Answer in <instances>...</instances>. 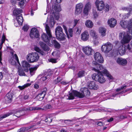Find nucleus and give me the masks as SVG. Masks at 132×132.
<instances>
[{"mask_svg":"<svg viewBox=\"0 0 132 132\" xmlns=\"http://www.w3.org/2000/svg\"><path fill=\"white\" fill-rule=\"evenodd\" d=\"M131 90V89L130 88L128 89H127L125 90H123L121 91V92H119V93H116L114 95H113V97H114L116 96V95H118L119 94H122L123 93H124L126 92L129 91L130 90Z\"/></svg>","mask_w":132,"mask_h":132,"instance_id":"41","label":"nucleus"},{"mask_svg":"<svg viewBox=\"0 0 132 132\" xmlns=\"http://www.w3.org/2000/svg\"><path fill=\"white\" fill-rule=\"evenodd\" d=\"M37 69V68L36 67H32L29 68L30 73L31 76H32L34 74Z\"/></svg>","mask_w":132,"mask_h":132,"instance_id":"33","label":"nucleus"},{"mask_svg":"<svg viewBox=\"0 0 132 132\" xmlns=\"http://www.w3.org/2000/svg\"><path fill=\"white\" fill-rule=\"evenodd\" d=\"M60 57V56L59 55H58L57 56L56 59H51L50 60V62L53 63H55L57 62V60L59 59V58Z\"/></svg>","mask_w":132,"mask_h":132,"instance_id":"40","label":"nucleus"},{"mask_svg":"<svg viewBox=\"0 0 132 132\" xmlns=\"http://www.w3.org/2000/svg\"><path fill=\"white\" fill-rule=\"evenodd\" d=\"M85 24L86 26L88 28H92L93 25L92 22L89 20H87L85 22Z\"/></svg>","mask_w":132,"mask_h":132,"instance_id":"29","label":"nucleus"},{"mask_svg":"<svg viewBox=\"0 0 132 132\" xmlns=\"http://www.w3.org/2000/svg\"><path fill=\"white\" fill-rule=\"evenodd\" d=\"M120 24L121 27L124 28H127L129 30L128 25V21H121L120 22Z\"/></svg>","mask_w":132,"mask_h":132,"instance_id":"25","label":"nucleus"},{"mask_svg":"<svg viewBox=\"0 0 132 132\" xmlns=\"http://www.w3.org/2000/svg\"><path fill=\"white\" fill-rule=\"evenodd\" d=\"M11 64L13 65H16V63L15 61L11 59H10L9 60Z\"/></svg>","mask_w":132,"mask_h":132,"instance_id":"54","label":"nucleus"},{"mask_svg":"<svg viewBox=\"0 0 132 132\" xmlns=\"http://www.w3.org/2000/svg\"><path fill=\"white\" fill-rule=\"evenodd\" d=\"M90 34L91 36L94 39H96L98 38L96 33L94 31L91 30L90 32Z\"/></svg>","mask_w":132,"mask_h":132,"instance_id":"36","label":"nucleus"},{"mask_svg":"<svg viewBox=\"0 0 132 132\" xmlns=\"http://www.w3.org/2000/svg\"><path fill=\"white\" fill-rule=\"evenodd\" d=\"M128 23L129 28V31L131 36L128 33L122 32L119 33V36L120 38L122 40V41H130L132 37V18L128 20Z\"/></svg>","mask_w":132,"mask_h":132,"instance_id":"3","label":"nucleus"},{"mask_svg":"<svg viewBox=\"0 0 132 132\" xmlns=\"http://www.w3.org/2000/svg\"><path fill=\"white\" fill-rule=\"evenodd\" d=\"M62 27H63V28H64V30L65 31V32L67 34V37L68 38H69V36L68 34L67 29V28L66 26L65 25H63Z\"/></svg>","mask_w":132,"mask_h":132,"instance_id":"49","label":"nucleus"},{"mask_svg":"<svg viewBox=\"0 0 132 132\" xmlns=\"http://www.w3.org/2000/svg\"><path fill=\"white\" fill-rule=\"evenodd\" d=\"M89 10L85 7L84 10V13L86 15L88 14V13Z\"/></svg>","mask_w":132,"mask_h":132,"instance_id":"55","label":"nucleus"},{"mask_svg":"<svg viewBox=\"0 0 132 132\" xmlns=\"http://www.w3.org/2000/svg\"><path fill=\"white\" fill-rule=\"evenodd\" d=\"M129 42H116L115 43L117 47H118V51L120 55L124 54L127 50L131 52L132 47V43L131 45Z\"/></svg>","mask_w":132,"mask_h":132,"instance_id":"2","label":"nucleus"},{"mask_svg":"<svg viewBox=\"0 0 132 132\" xmlns=\"http://www.w3.org/2000/svg\"><path fill=\"white\" fill-rule=\"evenodd\" d=\"M83 52L87 55H91L94 53V51L91 47H86L82 49Z\"/></svg>","mask_w":132,"mask_h":132,"instance_id":"15","label":"nucleus"},{"mask_svg":"<svg viewBox=\"0 0 132 132\" xmlns=\"http://www.w3.org/2000/svg\"><path fill=\"white\" fill-rule=\"evenodd\" d=\"M130 8L126 7H123L122 8V10L125 11H129Z\"/></svg>","mask_w":132,"mask_h":132,"instance_id":"59","label":"nucleus"},{"mask_svg":"<svg viewBox=\"0 0 132 132\" xmlns=\"http://www.w3.org/2000/svg\"><path fill=\"white\" fill-rule=\"evenodd\" d=\"M39 56L37 53H32L28 54L27 56V60L30 63L37 61L39 59Z\"/></svg>","mask_w":132,"mask_h":132,"instance_id":"9","label":"nucleus"},{"mask_svg":"<svg viewBox=\"0 0 132 132\" xmlns=\"http://www.w3.org/2000/svg\"><path fill=\"white\" fill-rule=\"evenodd\" d=\"M13 113V112H10L6 113L5 114L3 115L2 116H0V120L11 115Z\"/></svg>","mask_w":132,"mask_h":132,"instance_id":"37","label":"nucleus"},{"mask_svg":"<svg viewBox=\"0 0 132 132\" xmlns=\"http://www.w3.org/2000/svg\"><path fill=\"white\" fill-rule=\"evenodd\" d=\"M94 60L96 61L101 63H103L104 60L101 54L99 52H96L94 55Z\"/></svg>","mask_w":132,"mask_h":132,"instance_id":"14","label":"nucleus"},{"mask_svg":"<svg viewBox=\"0 0 132 132\" xmlns=\"http://www.w3.org/2000/svg\"><path fill=\"white\" fill-rule=\"evenodd\" d=\"M44 120L38 122L32 125L26 127H22L17 130V132H24L26 131H31L35 129L40 128V124L42 123Z\"/></svg>","mask_w":132,"mask_h":132,"instance_id":"5","label":"nucleus"},{"mask_svg":"<svg viewBox=\"0 0 132 132\" xmlns=\"http://www.w3.org/2000/svg\"><path fill=\"white\" fill-rule=\"evenodd\" d=\"M18 72L19 75L20 76H26V75L24 72V70L21 68L19 67Z\"/></svg>","mask_w":132,"mask_h":132,"instance_id":"35","label":"nucleus"},{"mask_svg":"<svg viewBox=\"0 0 132 132\" xmlns=\"http://www.w3.org/2000/svg\"><path fill=\"white\" fill-rule=\"evenodd\" d=\"M69 35L70 37H72L73 36V31L72 29L71 28H69L68 30Z\"/></svg>","mask_w":132,"mask_h":132,"instance_id":"53","label":"nucleus"},{"mask_svg":"<svg viewBox=\"0 0 132 132\" xmlns=\"http://www.w3.org/2000/svg\"><path fill=\"white\" fill-rule=\"evenodd\" d=\"M127 117L126 116H124L122 115H120L119 117V118L120 119H122L125 118H127Z\"/></svg>","mask_w":132,"mask_h":132,"instance_id":"61","label":"nucleus"},{"mask_svg":"<svg viewBox=\"0 0 132 132\" xmlns=\"http://www.w3.org/2000/svg\"><path fill=\"white\" fill-rule=\"evenodd\" d=\"M55 17L56 20H58L59 18V15L58 14L57 15H55Z\"/></svg>","mask_w":132,"mask_h":132,"instance_id":"64","label":"nucleus"},{"mask_svg":"<svg viewBox=\"0 0 132 132\" xmlns=\"http://www.w3.org/2000/svg\"><path fill=\"white\" fill-rule=\"evenodd\" d=\"M12 94L10 92H9L6 95L5 97V99L6 101L10 103L12 101Z\"/></svg>","mask_w":132,"mask_h":132,"instance_id":"27","label":"nucleus"},{"mask_svg":"<svg viewBox=\"0 0 132 132\" xmlns=\"http://www.w3.org/2000/svg\"><path fill=\"white\" fill-rule=\"evenodd\" d=\"M22 12V10L18 8L15 9L13 11V14L14 15H17L20 14Z\"/></svg>","mask_w":132,"mask_h":132,"instance_id":"32","label":"nucleus"},{"mask_svg":"<svg viewBox=\"0 0 132 132\" xmlns=\"http://www.w3.org/2000/svg\"><path fill=\"white\" fill-rule=\"evenodd\" d=\"M96 123L98 126H102L104 124V123L101 121H97L96 122Z\"/></svg>","mask_w":132,"mask_h":132,"instance_id":"56","label":"nucleus"},{"mask_svg":"<svg viewBox=\"0 0 132 132\" xmlns=\"http://www.w3.org/2000/svg\"><path fill=\"white\" fill-rule=\"evenodd\" d=\"M85 71L81 70L79 71L77 74V78H81L85 75Z\"/></svg>","mask_w":132,"mask_h":132,"instance_id":"30","label":"nucleus"},{"mask_svg":"<svg viewBox=\"0 0 132 132\" xmlns=\"http://www.w3.org/2000/svg\"><path fill=\"white\" fill-rule=\"evenodd\" d=\"M88 86L89 88L91 89L96 90L98 88L97 85L96 84V82L93 81H90L89 83Z\"/></svg>","mask_w":132,"mask_h":132,"instance_id":"20","label":"nucleus"},{"mask_svg":"<svg viewBox=\"0 0 132 132\" xmlns=\"http://www.w3.org/2000/svg\"><path fill=\"white\" fill-rule=\"evenodd\" d=\"M22 66L24 69V71L27 72L29 71L28 68L30 67V65L26 61H22Z\"/></svg>","mask_w":132,"mask_h":132,"instance_id":"21","label":"nucleus"},{"mask_svg":"<svg viewBox=\"0 0 132 132\" xmlns=\"http://www.w3.org/2000/svg\"><path fill=\"white\" fill-rule=\"evenodd\" d=\"M53 73L51 71H48L46 74L41 78V80L43 81L46 80L47 78H49Z\"/></svg>","mask_w":132,"mask_h":132,"instance_id":"22","label":"nucleus"},{"mask_svg":"<svg viewBox=\"0 0 132 132\" xmlns=\"http://www.w3.org/2000/svg\"><path fill=\"white\" fill-rule=\"evenodd\" d=\"M80 90L82 92L81 93H80L76 90L72 91L68 95V99L69 100L73 99L75 96L82 98L85 96H88L90 95V92L87 88H81Z\"/></svg>","mask_w":132,"mask_h":132,"instance_id":"1","label":"nucleus"},{"mask_svg":"<svg viewBox=\"0 0 132 132\" xmlns=\"http://www.w3.org/2000/svg\"><path fill=\"white\" fill-rule=\"evenodd\" d=\"M31 84V83H27L22 86H18V87L20 90H22L24 89L26 87L30 86Z\"/></svg>","mask_w":132,"mask_h":132,"instance_id":"38","label":"nucleus"},{"mask_svg":"<svg viewBox=\"0 0 132 132\" xmlns=\"http://www.w3.org/2000/svg\"><path fill=\"white\" fill-rule=\"evenodd\" d=\"M47 90L46 88H44L43 89L41 90V92L39 93L38 95V96H39L43 99L45 97L47 92Z\"/></svg>","mask_w":132,"mask_h":132,"instance_id":"24","label":"nucleus"},{"mask_svg":"<svg viewBox=\"0 0 132 132\" xmlns=\"http://www.w3.org/2000/svg\"><path fill=\"white\" fill-rule=\"evenodd\" d=\"M99 32L103 36H105L106 35V30L103 27H100L99 29Z\"/></svg>","mask_w":132,"mask_h":132,"instance_id":"34","label":"nucleus"},{"mask_svg":"<svg viewBox=\"0 0 132 132\" xmlns=\"http://www.w3.org/2000/svg\"><path fill=\"white\" fill-rule=\"evenodd\" d=\"M61 78L60 77H57L56 79L55 80H54V82L55 84H57L59 82H60L61 81Z\"/></svg>","mask_w":132,"mask_h":132,"instance_id":"48","label":"nucleus"},{"mask_svg":"<svg viewBox=\"0 0 132 132\" xmlns=\"http://www.w3.org/2000/svg\"><path fill=\"white\" fill-rule=\"evenodd\" d=\"M130 12H129L127 13H125L122 15V19H126L128 18L130 15Z\"/></svg>","mask_w":132,"mask_h":132,"instance_id":"42","label":"nucleus"},{"mask_svg":"<svg viewBox=\"0 0 132 132\" xmlns=\"http://www.w3.org/2000/svg\"><path fill=\"white\" fill-rule=\"evenodd\" d=\"M16 19L19 25H22L23 20L22 14L17 15L16 17Z\"/></svg>","mask_w":132,"mask_h":132,"instance_id":"28","label":"nucleus"},{"mask_svg":"<svg viewBox=\"0 0 132 132\" xmlns=\"http://www.w3.org/2000/svg\"><path fill=\"white\" fill-rule=\"evenodd\" d=\"M93 15L94 17L96 18L98 16V14L97 13V12H93Z\"/></svg>","mask_w":132,"mask_h":132,"instance_id":"63","label":"nucleus"},{"mask_svg":"<svg viewBox=\"0 0 132 132\" xmlns=\"http://www.w3.org/2000/svg\"><path fill=\"white\" fill-rule=\"evenodd\" d=\"M7 51L8 52H10L11 55L12 57L16 60L17 63L20 66L21 65L19 62V59L16 54L15 53V52L10 47H7Z\"/></svg>","mask_w":132,"mask_h":132,"instance_id":"12","label":"nucleus"},{"mask_svg":"<svg viewBox=\"0 0 132 132\" xmlns=\"http://www.w3.org/2000/svg\"><path fill=\"white\" fill-rule=\"evenodd\" d=\"M96 69L95 68H93L92 70H94L98 73V72H102L103 73L106 75L107 77L110 79H113V78L112 75L109 73V72L106 69L103 67L102 65L100 64H97V67Z\"/></svg>","mask_w":132,"mask_h":132,"instance_id":"6","label":"nucleus"},{"mask_svg":"<svg viewBox=\"0 0 132 132\" xmlns=\"http://www.w3.org/2000/svg\"><path fill=\"white\" fill-rule=\"evenodd\" d=\"M29 28L28 26L26 24L22 28V29L24 31H27Z\"/></svg>","mask_w":132,"mask_h":132,"instance_id":"52","label":"nucleus"},{"mask_svg":"<svg viewBox=\"0 0 132 132\" xmlns=\"http://www.w3.org/2000/svg\"><path fill=\"white\" fill-rule=\"evenodd\" d=\"M45 30L47 35L45 33H43L41 36V38L43 41H56V38L52 35L51 30L46 23L44 24Z\"/></svg>","mask_w":132,"mask_h":132,"instance_id":"4","label":"nucleus"},{"mask_svg":"<svg viewBox=\"0 0 132 132\" xmlns=\"http://www.w3.org/2000/svg\"><path fill=\"white\" fill-rule=\"evenodd\" d=\"M96 7L98 11H101L104 9V2L102 1L96 0L95 3Z\"/></svg>","mask_w":132,"mask_h":132,"instance_id":"13","label":"nucleus"},{"mask_svg":"<svg viewBox=\"0 0 132 132\" xmlns=\"http://www.w3.org/2000/svg\"><path fill=\"white\" fill-rule=\"evenodd\" d=\"M42 109V108L38 107L37 106H35L34 107H28L25 108H24V110L26 111H29L33 110H39Z\"/></svg>","mask_w":132,"mask_h":132,"instance_id":"26","label":"nucleus"},{"mask_svg":"<svg viewBox=\"0 0 132 132\" xmlns=\"http://www.w3.org/2000/svg\"><path fill=\"white\" fill-rule=\"evenodd\" d=\"M89 37L88 33L86 30L81 35V39L83 41L87 40L88 39Z\"/></svg>","mask_w":132,"mask_h":132,"instance_id":"19","label":"nucleus"},{"mask_svg":"<svg viewBox=\"0 0 132 132\" xmlns=\"http://www.w3.org/2000/svg\"><path fill=\"white\" fill-rule=\"evenodd\" d=\"M46 43L47 44L50 46H52L53 45H54V42H46Z\"/></svg>","mask_w":132,"mask_h":132,"instance_id":"57","label":"nucleus"},{"mask_svg":"<svg viewBox=\"0 0 132 132\" xmlns=\"http://www.w3.org/2000/svg\"><path fill=\"white\" fill-rule=\"evenodd\" d=\"M54 46L56 48L59 49L60 47V44L58 42H54Z\"/></svg>","mask_w":132,"mask_h":132,"instance_id":"46","label":"nucleus"},{"mask_svg":"<svg viewBox=\"0 0 132 132\" xmlns=\"http://www.w3.org/2000/svg\"><path fill=\"white\" fill-rule=\"evenodd\" d=\"M22 111H20V112H17V113H15L14 115L18 117H20V116L23 115V114H21V113Z\"/></svg>","mask_w":132,"mask_h":132,"instance_id":"50","label":"nucleus"},{"mask_svg":"<svg viewBox=\"0 0 132 132\" xmlns=\"http://www.w3.org/2000/svg\"><path fill=\"white\" fill-rule=\"evenodd\" d=\"M105 9L106 11H108L109 9V5L108 4L106 5L105 6Z\"/></svg>","mask_w":132,"mask_h":132,"instance_id":"60","label":"nucleus"},{"mask_svg":"<svg viewBox=\"0 0 132 132\" xmlns=\"http://www.w3.org/2000/svg\"><path fill=\"white\" fill-rule=\"evenodd\" d=\"M44 121L48 123H50L52 121V119L50 117H47Z\"/></svg>","mask_w":132,"mask_h":132,"instance_id":"45","label":"nucleus"},{"mask_svg":"<svg viewBox=\"0 0 132 132\" xmlns=\"http://www.w3.org/2000/svg\"><path fill=\"white\" fill-rule=\"evenodd\" d=\"M30 37L32 39L39 38V35L36 28H33L31 30L29 34Z\"/></svg>","mask_w":132,"mask_h":132,"instance_id":"11","label":"nucleus"},{"mask_svg":"<svg viewBox=\"0 0 132 132\" xmlns=\"http://www.w3.org/2000/svg\"><path fill=\"white\" fill-rule=\"evenodd\" d=\"M116 62L119 65L122 66H125L127 63V61L126 59L120 57L117 59Z\"/></svg>","mask_w":132,"mask_h":132,"instance_id":"17","label":"nucleus"},{"mask_svg":"<svg viewBox=\"0 0 132 132\" xmlns=\"http://www.w3.org/2000/svg\"><path fill=\"white\" fill-rule=\"evenodd\" d=\"M103 110L104 111H107L110 113H114L116 111V110L106 108H104Z\"/></svg>","mask_w":132,"mask_h":132,"instance_id":"39","label":"nucleus"},{"mask_svg":"<svg viewBox=\"0 0 132 132\" xmlns=\"http://www.w3.org/2000/svg\"><path fill=\"white\" fill-rule=\"evenodd\" d=\"M55 34L56 38L59 41L64 40L66 36L65 34L63 33V29L61 27L58 26L55 29Z\"/></svg>","mask_w":132,"mask_h":132,"instance_id":"7","label":"nucleus"},{"mask_svg":"<svg viewBox=\"0 0 132 132\" xmlns=\"http://www.w3.org/2000/svg\"><path fill=\"white\" fill-rule=\"evenodd\" d=\"M92 77L93 80L98 81L100 83H103L105 81V78L101 72L93 73L92 75Z\"/></svg>","mask_w":132,"mask_h":132,"instance_id":"8","label":"nucleus"},{"mask_svg":"<svg viewBox=\"0 0 132 132\" xmlns=\"http://www.w3.org/2000/svg\"><path fill=\"white\" fill-rule=\"evenodd\" d=\"M45 108L46 109H51L52 108V106L51 105H50V104H47L46 105V106H45Z\"/></svg>","mask_w":132,"mask_h":132,"instance_id":"58","label":"nucleus"},{"mask_svg":"<svg viewBox=\"0 0 132 132\" xmlns=\"http://www.w3.org/2000/svg\"><path fill=\"white\" fill-rule=\"evenodd\" d=\"M79 21V20H77L76 19H75L74 20V26H75L77 24L78 22Z\"/></svg>","mask_w":132,"mask_h":132,"instance_id":"62","label":"nucleus"},{"mask_svg":"<svg viewBox=\"0 0 132 132\" xmlns=\"http://www.w3.org/2000/svg\"><path fill=\"white\" fill-rule=\"evenodd\" d=\"M34 50L36 51L42 55H45V53L44 52L41 50L37 46H35L34 47Z\"/></svg>","mask_w":132,"mask_h":132,"instance_id":"31","label":"nucleus"},{"mask_svg":"<svg viewBox=\"0 0 132 132\" xmlns=\"http://www.w3.org/2000/svg\"><path fill=\"white\" fill-rule=\"evenodd\" d=\"M39 44L41 47L44 51L47 52L49 51L50 50L49 47L45 43L43 42H40L39 43Z\"/></svg>","mask_w":132,"mask_h":132,"instance_id":"23","label":"nucleus"},{"mask_svg":"<svg viewBox=\"0 0 132 132\" xmlns=\"http://www.w3.org/2000/svg\"><path fill=\"white\" fill-rule=\"evenodd\" d=\"M83 7V5L81 3H80L77 4L75 11V14L77 15L80 14L82 11Z\"/></svg>","mask_w":132,"mask_h":132,"instance_id":"16","label":"nucleus"},{"mask_svg":"<svg viewBox=\"0 0 132 132\" xmlns=\"http://www.w3.org/2000/svg\"><path fill=\"white\" fill-rule=\"evenodd\" d=\"M112 48V45L110 42H108L101 47V50L104 53H108Z\"/></svg>","mask_w":132,"mask_h":132,"instance_id":"10","label":"nucleus"},{"mask_svg":"<svg viewBox=\"0 0 132 132\" xmlns=\"http://www.w3.org/2000/svg\"><path fill=\"white\" fill-rule=\"evenodd\" d=\"M127 87V86L126 85H124L123 86H122L121 87L117 89L116 90V92H118V93H119V91L121 90H122L123 89H125ZM116 93H116L115 94H114L113 95H112V96L113 97V95H114Z\"/></svg>","mask_w":132,"mask_h":132,"instance_id":"44","label":"nucleus"},{"mask_svg":"<svg viewBox=\"0 0 132 132\" xmlns=\"http://www.w3.org/2000/svg\"><path fill=\"white\" fill-rule=\"evenodd\" d=\"M108 22L110 27L113 28L116 25L117 21L116 19L112 18L109 19L108 20Z\"/></svg>","mask_w":132,"mask_h":132,"instance_id":"18","label":"nucleus"},{"mask_svg":"<svg viewBox=\"0 0 132 132\" xmlns=\"http://www.w3.org/2000/svg\"><path fill=\"white\" fill-rule=\"evenodd\" d=\"M85 8L89 10L91 8V3L89 2L87 3L85 6Z\"/></svg>","mask_w":132,"mask_h":132,"instance_id":"47","label":"nucleus"},{"mask_svg":"<svg viewBox=\"0 0 132 132\" xmlns=\"http://www.w3.org/2000/svg\"><path fill=\"white\" fill-rule=\"evenodd\" d=\"M6 40L8 41V39L6 38V36L4 34H3L1 40V41H5Z\"/></svg>","mask_w":132,"mask_h":132,"instance_id":"51","label":"nucleus"},{"mask_svg":"<svg viewBox=\"0 0 132 132\" xmlns=\"http://www.w3.org/2000/svg\"><path fill=\"white\" fill-rule=\"evenodd\" d=\"M50 26H52L55 24V23L54 21L53 18L51 16H50Z\"/></svg>","mask_w":132,"mask_h":132,"instance_id":"43","label":"nucleus"}]
</instances>
